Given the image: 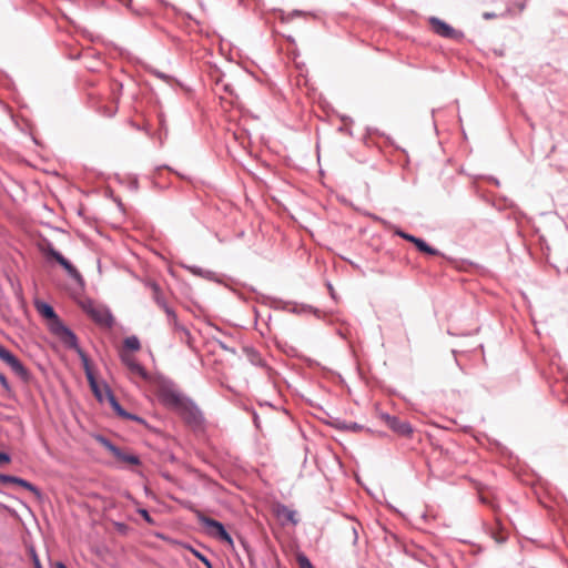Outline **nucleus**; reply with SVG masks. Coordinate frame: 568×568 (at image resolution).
<instances>
[{
    "label": "nucleus",
    "mask_w": 568,
    "mask_h": 568,
    "mask_svg": "<svg viewBox=\"0 0 568 568\" xmlns=\"http://www.w3.org/2000/svg\"><path fill=\"white\" fill-rule=\"evenodd\" d=\"M415 246L418 251L428 254V255H439V251L428 245L423 239L417 237V242H415Z\"/></svg>",
    "instance_id": "nucleus-16"
},
{
    "label": "nucleus",
    "mask_w": 568,
    "mask_h": 568,
    "mask_svg": "<svg viewBox=\"0 0 568 568\" xmlns=\"http://www.w3.org/2000/svg\"><path fill=\"white\" fill-rule=\"evenodd\" d=\"M253 422H254L255 426L258 428L260 427V418L256 413H254V415H253Z\"/></svg>",
    "instance_id": "nucleus-38"
},
{
    "label": "nucleus",
    "mask_w": 568,
    "mask_h": 568,
    "mask_svg": "<svg viewBox=\"0 0 568 568\" xmlns=\"http://www.w3.org/2000/svg\"><path fill=\"white\" fill-rule=\"evenodd\" d=\"M88 383L90 385V388L92 390V393L94 394V396L97 397V399L99 402H103L104 400V397H105V393H104V389L102 390L98 384V381L95 379V377H92L91 379H88Z\"/></svg>",
    "instance_id": "nucleus-17"
},
{
    "label": "nucleus",
    "mask_w": 568,
    "mask_h": 568,
    "mask_svg": "<svg viewBox=\"0 0 568 568\" xmlns=\"http://www.w3.org/2000/svg\"><path fill=\"white\" fill-rule=\"evenodd\" d=\"M36 308L42 317L49 321V331L57 336L60 342H69L71 345H75V334L62 323L50 304L37 301Z\"/></svg>",
    "instance_id": "nucleus-1"
},
{
    "label": "nucleus",
    "mask_w": 568,
    "mask_h": 568,
    "mask_svg": "<svg viewBox=\"0 0 568 568\" xmlns=\"http://www.w3.org/2000/svg\"><path fill=\"white\" fill-rule=\"evenodd\" d=\"M162 310L165 312L168 316V322H171L172 318L176 317L174 310L169 305L164 306Z\"/></svg>",
    "instance_id": "nucleus-29"
},
{
    "label": "nucleus",
    "mask_w": 568,
    "mask_h": 568,
    "mask_svg": "<svg viewBox=\"0 0 568 568\" xmlns=\"http://www.w3.org/2000/svg\"><path fill=\"white\" fill-rule=\"evenodd\" d=\"M296 561L300 568H315L308 557L303 552L296 555Z\"/></svg>",
    "instance_id": "nucleus-22"
},
{
    "label": "nucleus",
    "mask_w": 568,
    "mask_h": 568,
    "mask_svg": "<svg viewBox=\"0 0 568 568\" xmlns=\"http://www.w3.org/2000/svg\"><path fill=\"white\" fill-rule=\"evenodd\" d=\"M0 385L3 387V389L6 392L11 390L10 384H9L7 377L4 376V374H2V373H0Z\"/></svg>",
    "instance_id": "nucleus-28"
},
{
    "label": "nucleus",
    "mask_w": 568,
    "mask_h": 568,
    "mask_svg": "<svg viewBox=\"0 0 568 568\" xmlns=\"http://www.w3.org/2000/svg\"><path fill=\"white\" fill-rule=\"evenodd\" d=\"M82 308L98 325L106 328L113 326L114 317L106 306L97 305L93 301H87L82 304Z\"/></svg>",
    "instance_id": "nucleus-4"
},
{
    "label": "nucleus",
    "mask_w": 568,
    "mask_h": 568,
    "mask_svg": "<svg viewBox=\"0 0 568 568\" xmlns=\"http://www.w3.org/2000/svg\"><path fill=\"white\" fill-rule=\"evenodd\" d=\"M0 359L3 361L12 372L19 376L22 381L27 382L30 378L29 371L22 364V362L13 355L9 349L0 344Z\"/></svg>",
    "instance_id": "nucleus-7"
},
{
    "label": "nucleus",
    "mask_w": 568,
    "mask_h": 568,
    "mask_svg": "<svg viewBox=\"0 0 568 568\" xmlns=\"http://www.w3.org/2000/svg\"><path fill=\"white\" fill-rule=\"evenodd\" d=\"M327 286H328V290H329L331 295L334 297V290H333V286H332L331 284H328Z\"/></svg>",
    "instance_id": "nucleus-42"
},
{
    "label": "nucleus",
    "mask_w": 568,
    "mask_h": 568,
    "mask_svg": "<svg viewBox=\"0 0 568 568\" xmlns=\"http://www.w3.org/2000/svg\"><path fill=\"white\" fill-rule=\"evenodd\" d=\"M341 428L352 430V432H358V430L363 429V426L358 425L357 423H349V424L344 423Z\"/></svg>",
    "instance_id": "nucleus-27"
},
{
    "label": "nucleus",
    "mask_w": 568,
    "mask_h": 568,
    "mask_svg": "<svg viewBox=\"0 0 568 568\" xmlns=\"http://www.w3.org/2000/svg\"><path fill=\"white\" fill-rule=\"evenodd\" d=\"M156 75L161 79H166V75L162 72H156Z\"/></svg>",
    "instance_id": "nucleus-41"
},
{
    "label": "nucleus",
    "mask_w": 568,
    "mask_h": 568,
    "mask_svg": "<svg viewBox=\"0 0 568 568\" xmlns=\"http://www.w3.org/2000/svg\"><path fill=\"white\" fill-rule=\"evenodd\" d=\"M383 418L385 419L387 426L396 434L404 437H408L412 435L413 427L408 422L403 420L396 416H390L388 414L383 415Z\"/></svg>",
    "instance_id": "nucleus-11"
},
{
    "label": "nucleus",
    "mask_w": 568,
    "mask_h": 568,
    "mask_svg": "<svg viewBox=\"0 0 568 568\" xmlns=\"http://www.w3.org/2000/svg\"><path fill=\"white\" fill-rule=\"evenodd\" d=\"M158 119H159V124H160V128L158 131V139L160 141H163V140L168 139V128H166L165 119L162 113L159 114Z\"/></svg>",
    "instance_id": "nucleus-20"
},
{
    "label": "nucleus",
    "mask_w": 568,
    "mask_h": 568,
    "mask_svg": "<svg viewBox=\"0 0 568 568\" xmlns=\"http://www.w3.org/2000/svg\"><path fill=\"white\" fill-rule=\"evenodd\" d=\"M10 460H11V457L9 454L0 452V466L10 463Z\"/></svg>",
    "instance_id": "nucleus-33"
},
{
    "label": "nucleus",
    "mask_w": 568,
    "mask_h": 568,
    "mask_svg": "<svg viewBox=\"0 0 568 568\" xmlns=\"http://www.w3.org/2000/svg\"><path fill=\"white\" fill-rule=\"evenodd\" d=\"M495 17H496V13H494V12H485V13L483 14V18H484L485 20H490V19H494Z\"/></svg>",
    "instance_id": "nucleus-37"
},
{
    "label": "nucleus",
    "mask_w": 568,
    "mask_h": 568,
    "mask_svg": "<svg viewBox=\"0 0 568 568\" xmlns=\"http://www.w3.org/2000/svg\"><path fill=\"white\" fill-rule=\"evenodd\" d=\"M302 16H305V12L304 11H301V10H293L291 11L288 14H287V18L286 20L290 21L292 20L293 18L295 17H302Z\"/></svg>",
    "instance_id": "nucleus-32"
},
{
    "label": "nucleus",
    "mask_w": 568,
    "mask_h": 568,
    "mask_svg": "<svg viewBox=\"0 0 568 568\" xmlns=\"http://www.w3.org/2000/svg\"><path fill=\"white\" fill-rule=\"evenodd\" d=\"M428 23L432 27V30L434 31V33H436L439 37H443L445 39H450V40H458V41L464 39L463 31L456 30L450 24L440 20L437 17H430L428 19Z\"/></svg>",
    "instance_id": "nucleus-6"
},
{
    "label": "nucleus",
    "mask_w": 568,
    "mask_h": 568,
    "mask_svg": "<svg viewBox=\"0 0 568 568\" xmlns=\"http://www.w3.org/2000/svg\"><path fill=\"white\" fill-rule=\"evenodd\" d=\"M223 91L233 95L234 94V91H233V88L231 84H223Z\"/></svg>",
    "instance_id": "nucleus-35"
},
{
    "label": "nucleus",
    "mask_w": 568,
    "mask_h": 568,
    "mask_svg": "<svg viewBox=\"0 0 568 568\" xmlns=\"http://www.w3.org/2000/svg\"><path fill=\"white\" fill-rule=\"evenodd\" d=\"M32 560H33L34 568H42L40 559L34 550H32Z\"/></svg>",
    "instance_id": "nucleus-34"
},
{
    "label": "nucleus",
    "mask_w": 568,
    "mask_h": 568,
    "mask_svg": "<svg viewBox=\"0 0 568 568\" xmlns=\"http://www.w3.org/2000/svg\"><path fill=\"white\" fill-rule=\"evenodd\" d=\"M175 333L179 335L181 342L191 345V333L184 325H182V329H179Z\"/></svg>",
    "instance_id": "nucleus-23"
},
{
    "label": "nucleus",
    "mask_w": 568,
    "mask_h": 568,
    "mask_svg": "<svg viewBox=\"0 0 568 568\" xmlns=\"http://www.w3.org/2000/svg\"><path fill=\"white\" fill-rule=\"evenodd\" d=\"M250 362L256 366H264V361L261 355L253 348L247 349Z\"/></svg>",
    "instance_id": "nucleus-21"
},
{
    "label": "nucleus",
    "mask_w": 568,
    "mask_h": 568,
    "mask_svg": "<svg viewBox=\"0 0 568 568\" xmlns=\"http://www.w3.org/2000/svg\"><path fill=\"white\" fill-rule=\"evenodd\" d=\"M175 412L190 427L200 428L203 426L204 416L193 400L186 398Z\"/></svg>",
    "instance_id": "nucleus-5"
},
{
    "label": "nucleus",
    "mask_w": 568,
    "mask_h": 568,
    "mask_svg": "<svg viewBox=\"0 0 568 568\" xmlns=\"http://www.w3.org/2000/svg\"><path fill=\"white\" fill-rule=\"evenodd\" d=\"M123 346L125 349L136 352L141 348V343L135 335H132L124 338Z\"/></svg>",
    "instance_id": "nucleus-18"
},
{
    "label": "nucleus",
    "mask_w": 568,
    "mask_h": 568,
    "mask_svg": "<svg viewBox=\"0 0 568 568\" xmlns=\"http://www.w3.org/2000/svg\"><path fill=\"white\" fill-rule=\"evenodd\" d=\"M396 234L413 244H415V242H417V237L415 235L405 233L404 231L398 230V231H396Z\"/></svg>",
    "instance_id": "nucleus-25"
},
{
    "label": "nucleus",
    "mask_w": 568,
    "mask_h": 568,
    "mask_svg": "<svg viewBox=\"0 0 568 568\" xmlns=\"http://www.w3.org/2000/svg\"><path fill=\"white\" fill-rule=\"evenodd\" d=\"M121 361L129 368L131 374L136 375L143 379L148 378L145 368L136 361L134 356L122 353Z\"/></svg>",
    "instance_id": "nucleus-13"
},
{
    "label": "nucleus",
    "mask_w": 568,
    "mask_h": 568,
    "mask_svg": "<svg viewBox=\"0 0 568 568\" xmlns=\"http://www.w3.org/2000/svg\"><path fill=\"white\" fill-rule=\"evenodd\" d=\"M57 568H67V566L63 564V562H57L55 564Z\"/></svg>",
    "instance_id": "nucleus-40"
},
{
    "label": "nucleus",
    "mask_w": 568,
    "mask_h": 568,
    "mask_svg": "<svg viewBox=\"0 0 568 568\" xmlns=\"http://www.w3.org/2000/svg\"><path fill=\"white\" fill-rule=\"evenodd\" d=\"M17 476L0 474V483L1 484H14L17 480Z\"/></svg>",
    "instance_id": "nucleus-26"
},
{
    "label": "nucleus",
    "mask_w": 568,
    "mask_h": 568,
    "mask_svg": "<svg viewBox=\"0 0 568 568\" xmlns=\"http://www.w3.org/2000/svg\"><path fill=\"white\" fill-rule=\"evenodd\" d=\"M33 143L39 142L36 138H32Z\"/></svg>",
    "instance_id": "nucleus-44"
},
{
    "label": "nucleus",
    "mask_w": 568,
    "mask_h": 568,
    "mask_svg": "<svg viewBox=\"0 0 568 568\" xmlns=\"http://www.w3.org/2000/svg\"><path fill=\"white\" fill-rule=\"evenodd\" d=\"M98 442L105 447L118 460L131 465H139L140 458L136 455L124 453L118 446H115L110 439L99 436Z\"/></svg>",
    "instance_id": "nucleus-8"
},
{
    "label": "nucleus",
    "mask_w": 568,
    "mask_h": 568,
    "mask_svg": "<svg viewBox=\"0 0 568 568\" xmlns=\"http://www.w3.org/2000/svg\"><path fill=\"white\" fill-rule=\"evenodd\" d=\"M199 523L203 526L206 535L220 541L226 542L230 547H234L231 535L226 531L224 525L213 518L205 516L202 511L194 510Z\"/></svg>",
    "instance_id": "nucleus-2"
},
{
    "label": "nucleus",
    "mask_w": 568,
    "mask_h": 568,
    "mask_svg": "<svg viewBox=\"0 0 568 568\" xmlns=\"http://www.w3.org/2000/svg\"><path fill=\"white\" fill-rule=\"evenodd\" d=\"M45 254L52 258H54L68 273V275L81 283L83 281L82 275L80 272L60 253L58 252L52 245H49L45 250Z\"/></svg>",
    "instance_id": "nucleus-9"
},
{
    "label": "nucleus",
    "mask_w": 568,
    "mask_h": 568,
    "mask_svg": "<svg viewBox=\"0 0 568 568\" xmlns=\"http://www.w3.org/2000/svg\"><path fill=\"white\" fill-rule=\"evenodd\" d=\"M151 291H152V297L154 300V302L158 304L159 307L163 308L164 306L168 305L165 298H164V295L161 291V287L159 284H156L155 282H149L146 284Z\"/></svg>",
    "instance_id": "nucleus-14"
},
{
    "label": "nucleus",
    "mask_w": 568,
    "mask_h": 568,
    "mask_svg": "<svg viewBox=\"0 0 568 568\" xmlns=\"http://www.w3.org/2000/svg\"><path fill=\"white\" fill-rule=\"evenodd\" d=\"M320 151V144H316V152L318 153Z\"/></svg>",
    "instance_id": "nucleus-43"
},
{
    "label": "nucleus",
    "mask_w": 568,
    "mask_h": 568,
    "mask_svg": "<svg viewBox=\"0 0 568 568\" xmlns=\"http://www.w3.org/2000/svg\"><path fill=\"white\" fill-rule=\"evenodd\" d=\"M61 343L64 344V346H67L68 348L74 349L78 353V355L81 359L82 367L85 373L87 379H91L92 377H95L88 355L83 352V349L78 344V337L75 336V342H74L75 345H71V343H69V342H61Z\"/></svg>",
    "instance_id": "nucleus-12"
},
{
    "label": "nucleus",
    "mask_w": 568,
    "mask_h": 568,
    "mask_svg": "<svg viewBox=\"0 0 568 568\" xmlns=\"http://www.w3.org/2000/svg\"><path fill=\"white\" fill-rule=\"evenodd\" d=\"M169 324L173 328L174 332L182 329V324L179 322L178 316L172 318L171 322H169Z\"/></svg>",
    "instance_id": "nucleus-30"
},
{
    "label": "nucleus",
    "mask_w": 568,
    "mask_h": 568,
    "mask_svg": "<svg viewBox=\"0 0 568 568\" xmlns=\"http://www.w3.org/2000/svg\"><path fill=\"white\" fill-rule=\"evenodd\" d=\"M192 552L201 562H203L205 565L206 568H213L212 562L205 555L201 554L200 551H197L195 549H192Z\"/></svg>",
    "instance_id": "nucleus-24"
},
{
    "label": "nucleus",
    "mask_w": 568,
    "mask_h": 568,
    "mask_svg": "<svg viewBox=\"0 0 568 568\" xmlns=\"http://www.w3.org/2000/svg\"><path fill=\"white\" fill-rule=\"evenodd\" d=\"M557 153H558V150H557L556 145H554L551 148V151H550V154H549V156L551 158V161L555 163V165L558 166L559 170L568 169V156L565 160L559 161V160H556Z\"/></svg>",
    "instance_id": "nucleus-19"
},
{
    "label": "nucleus",
    "mask_w": 568,
    "mask_h": 568,
    "mask_svg": "<svg viewBox=\"0 0 568 568\" xmlns=\"http://www.w3.org/2000/svg\"><path fill=\"white\" fill-rule=\"evenodd\" d=\"M352 530H353V535H354V542H356V541H357V538H358V536H357V530H356V528H355V527H353V528H352Z\"/></svg>",
    "instance_id": "nucleus-39"
},
{
    "label": "nucleus",
    "mask_w": 568,
    "mask_h": 568,
    "mask_svg": "<svg viewBox=\"0 0 568 568\" xmlns=\"http://www.w3.org/2000/svg\"><path fill=\"white\" fill-rule=\"evenodd\" d=\"M14 484L19 485V486H21V487H23L26 489H28L29 491H31L37 497V499H41L42 498L41 490L37 486H34L32 483H30V481H28V480H26L23 478L18 477Z\"/></svg>",
    "instance_id": "nucleus-15"
},
{
    "label": "nucleus",
    "mask_w": 568,
    "mask_h": 568,
    "mask_svg": "<svg viewBox=\"0 0 568 568\" xmlns=\"http://www.w3.org/2000/svg\"><path fill=\"white\" fill-rule=\"evenodd\" d=\"M140 514L143 516V518H144L146 521H149V523L151 521V517H150V515H149V513H148V510H146V509H141V510H140Z\"/></svg>",
    "instance_id": "nucleus-36"
},
{
    "label": "nucleus",
    "mask_w": 568,
    "mask_h": 568,
    "mask_svg": "<svg viewBox=\"0 0 568 568\" xmlns=\"http://www.w3.org/2000/svg\"><path fill=\"white\" fill-rule=\"evenodd\" d=\"M303 310H306V307H303ZM307 310L311 311L312 306H307Z\"/></svg>",
    "instance_id": "nucleus-45"
},
{
    "label": "nucleus",
    "mask_w": 568,
    "mask_h": 568,
    "mask_svg": "<svg viewBox=\"0 0 568 568\" xmlns=\"http://www.w3.org/2000/svg\"><path fill=\"white\" fill-rule=\"evenodd\" d=\"M159 400L168 408L176 410L187 398L179 390L176 385L171 381H163L158 387Z\"/></svg>",
    "instance_id": "nucleus-3"
},
{
    "label": "nucleus",
    "mask_w": 568,
    "mask_h": 568,
    "mask_svg": "<svg viewBox=\"0 0 568 568\" xmlns=\"http://www.w3.org/2000/svg\"><path fill=\"white\" fill-rule=\"evenodd\" d=\"M104 393L105 398L113 408V410L122 418L134 420L140 424H144V419L138 415L131 414L126 412L118 402L116 397L114 396L112 389L109 387V385L104 384Z\"/></svg>",
    "instance_id": "nucleus-10"
},
{
    "label": "nucleus",
    "mask_w": 568,
    "mask_h": 568,
    "mask_svg": "<svg viewBox=\"0 0 568 568\" xmlns=\"http://www.w3.org/2000/svg\"><path fill=\"white\" fill-rule=\"evenodd\" d=\"M284 511H285L286 519L290 520L293 524H296L295 511L290 510V509H287L285 507H284Z\"/></svg>",
    "instance_id": "nucleus-31"
}]
</instances>
